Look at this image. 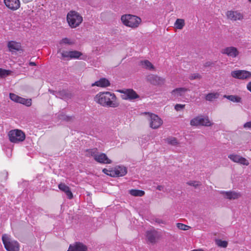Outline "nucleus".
Instances as JSON below:
<instances>
[{"label":"nucleus","mask_w":251,"mask_h":251,"mask_svg":"<svg viewBox=\"0 0 251 251\" xmlns=\"http://www.w3.org/2000/svg\"><path fill=\"white\" fill-rule=\"evenodd\" d=\"M94 99L97 102L103 106L116 108L119 105L115 95L109 92H100Z\"/></svg>","instance_id":"obj_1"},{"label":"nucleus","mask_w":251,"mask_h":251,"mask_svg":"<svg viewBox=\"0 0 251 251\" xmlns=\"http://www.w3.org/2000/svg\"><path fill=\"white\" fill-rule=\"evenodd\" d=\"M67 21L69 26L74 28L78 27L81 24L83 18L78 12L71 11L67 14Z\"/></svg>","instance_id":"obj_2"},{"label":"nucleus","mask_w":251,"mask_h":251,"mask_svg":"<svg viewBox=\"0 0 251 251\" xmlns=\"http://www.w3.org/2000/svg\"><path fill=\"white\" fill-rule=\"evenodd\" d=\"M121 19L125 25L131 28L137 27L141 22L139 17L130 14L124 15L122 16Z\"/></svg>","instance_id":"obj_3"},{"label":"nucleus","mask_w":251,"mask_h":251,"mask_svg":"<svg viewBox=\"0 0 251 251\" xmlns=\"http://www.w3.org/2000/svg\"><path fill=\"white\" fill-rule=\"evenodd\" d=\"M2 241L5 249L7 251H19V244L18 242L13 240L7 234H3Z\"/></svg>","instance_id":"obj_4"},{"label":"nucleus","mask_w":251,"mask_h":251,"mask_svg":"<svg viewBox=\"0 0 251 251\" xmlns=\"http://www.w3.org/2000/svg\"><path fill=\"white\" fill-rule=\"evenodd\" d=\"M8 136L11 142L19 143L25 140V134L22 130L19 129L12 130L9 132Z\"/></svg>","instance_id":"obj_5"},{"label":"nucleus","mask_w":251,"mask_h":251,"mask_svg":"<svg viewBox=\"0 0 251 251\" xmlns=\"http://www.w3.org/2000/svg\"><path fill=\"white\" fill-rule=\"evenodd\" d=\"M190 125L192 126H210L213 125L207 116L204 117L202 115L198 116L190 121Z\"/></svg>","instance_id":"obj_6"},{"label":"nucleus","mask_w":251,"mask_h":251,"mask_svg":"<svg viewBox=\"0 0 251 251\" xmlns=\"http://www.w3.org/2000/svg\"><path fill=\"white\" fill-rule=\"evenodd\" d=\"M231 76L239 79H247L251 77V72L246 70H235L231 72Z\"/></svg>","instance_id":"obj_7"},{"label":"nucleus","mask_w":251,"mask_h":251,"mask_svg":"<svg viewBox=\"0 0 251 251\" xmlns=\"http://www.w3.org/2000/svg\"><path fill=\"white\" fill-rule=\"evenodd\" d=\"M127 169L124 166H117L110 172L109 176L112 177L123 176L127 174Z\"/></svg>","instance_id":"obj_8"},{"label":"nucleus","mask_w":251,"mask_h":251,"mask_svg":"<svg viewBox=\"0 0 251 251\" xmlns=\"http://www.w3.org/2000/svg\"><path fill=\"white\" fill-rule=\"evenodd\" d=\"M221 52L222 54L231 58L237 57L240 53L238 49L232 46L225 48L221 50Z\"/></svg>","instance_id":"obj_9"},{"label":"nucleus","mask_w":251,"mask_h":251,"mask_svg":"<svg viewBox=\"0 0 251 251\" xmlns=\"http://www.w3.org/2000/svg\"><path fill=\"white\" fill-rule=\"evenodd\" d=\"M120 92L123 94L122 97L124 100H131L139 98L138 95L132 89L122 90Z\"/></svg>","instance_id":"obj_10"},{"label":"nucleus","mask_w":251,"mask_h":251,"mask_svg":"<svg viewBox=\"0 0 251 251\" xmlns=\"http://www.w3.org/2000/svg\"><path fill=\"white\" fill-rule=\"evenodd\" d=\"M150 127L153 129L158 128L162 124V120L155 114H150Z\"/></svg>","instance_id":"obj_11"},{"label":"nucleus","mask_w":251,"mask_h":251,"mask_svg":"<svg viewBox=\"0 0 251 251\" xmlns=\"http://www.w3.org/2000/svg\"><path fill=\"white\" fill-rule=\"evenodd\" d=\"M228 157L233 162L239 163L241 165L248 166L250 164L249 161L245 158L236 154H231Z\"/></svg>","instance_id":"obj_12"},{"label":"nucleus","mask_w":251,"mask_h":251,"mask_svg":"<svg viewBox=\"0 0 251 251\" xmlns=\"http://www.w3.org/2000/svg\"><path fill=\"white\" fill-rule=\"evenodd\" d=\"M228 19L232 21L241 20L243 19V15L238 11H228L226 14Z\"/></svg>","instance_id":"obj_13"},{"label":"nucleus","mask_w":251,"mask_h":251,"mask_svg":"<svg viewBox=\"0 0 251 251\" xmlns=\"http://www.w3.org/2000/svg\"><path fill=\"white\" fill-rule=\"evenodd\" d=\"M5 5L11 10L15 11L20 7V0H4Z\"/></svg>","instance_id":"obj_14"},{"label":"nucleus","mask_w":251,"mask_h":251,"mask_svg":"<svg viewBox=\"0 0 251 251\" xmlns=\"http://www.w3.org/2000/svg\"><path fill=\"white\" fill-rule=\"evenodd\" d=\"M146 79L151 84L155 85H160L164 83V79L162 78L152 74L147 76Z\"/></svg>","instance_id":"obj_15"},{"label":"nucleus","mask_w":251,"mask_h":251,"mask_svg":"<svg viewBox=\"0 0 251 251\" xmlns=\"http://www.w3.org/2000/svg\"><path fill=\"white\" fill-rule=\"evenodd\" d=\"M87 247L83 244L76 242L74 245H70L68 251H87Z\"/></svg>","instance_id":"obj_16"},{"label":"nucleus","mask_w":251,"mask_h":251,"mask_svg":"<svg viewBox=\"0 0 251 251\" xmlns=\"http://www.w3.org/2000/svg\"><path fill=\"white\" fill-rule=\"evenodd\" d=\"M95 160L97 162L101 164H111L112 163V161L103 153H100V154L98 153Z\"/></svg>","instance_id":"obj_17"},{"label":"nucleus","mask_w":251,"mask_h":251,"mask_svg":"<svg viewBox=\"0 0 251 251\" xmlns=\"http://www.w3.org/2000/svg\"><path fill=\"white\" fill-rule=\"evenodd\" d=\"M58 188L64 192L67 195V198L71 200L73 198V195L70 188L65 183H61L58 185Z\"/></svg>","instance_id":"obj_18"},{"label":"nucleus","mask_w":251,"mask_h":251,"mask_svg":"<svg viewBox=\"0 0 251 251\" xmlns=\"http://www.w3.org/2000/svg\"><path fill=\"white\" fill-rule=\"evenodd\" d=\"M189 90L188 89L184 87H180L175 89L171 92L172 95L176 98L179 96H182L185 92Z\"/></svg>","instance_id":"obj_19"},{"label":"nucleus","mask_w":251,"mask_h":251,"mask_svg":"<svg viewBox=\"0 0 251 251\" xmlns=\"http://www.w3.org/2000/svg\"><path fill=\"white\" fill-rule=\"evenodd\" d=\"M7 47L10 51H19L21 49V44L13 41L8 42Z\"/></svg>","instance_id":"obj_20"},{"label":"nucleus","mask_w":251,"mask_h":251,"mask_svg":"<svg viewBox=\"0 0 251 251\" xmlns=\"http://www.w3.org/2000/svg\"><path fill=\"white\" fill-rule=\"evenodd\" d=\"M110 85L109 81L105 78H101L92 84V86H97L100 87H106Z\"/></svg>","instance_id":"obj_21"},{"label":"nucleus","mask_w":251,"mask_h":251,"mask_svg":"<svg viewBox=\"0 0 251 251\" xmlns=\"http://www.w3.org/2000/svg\"><path fill=\"white\" fill-rule=\"evenodd\" d=\"M49 92L50 93H52L53 95H55L56 97L60 98V99H65L66 98L68 97V93L65 90H62L60 91H55L53 90H49Z\"/></svg>","instance_id":"obj_22"},{"label":"nucleus","mask_w":251,"mask_h":251,"mask_svg":"<svg viewBox=\"0 0 251 251\" xmlns=\"http://www.w3.org/2000/svg\"><path fill=\"white\" fill-rule=\"evenodd\" d=\"M146 236L149 242L151 243H155L157 237V232L155 231H148Z\"/></svg>","instance_id":"obj_23"},{"label":"nucleus","mask_w":251,"mask_h":251,"mask_svg":"<svg viewBox=\"0 0 251 251\" xmlns=\"http://www.w3.org/2000/svg\"><path fill=\"white\" fill-rule=\"evenodd\" d=\"M222 193L225 195V196L226 199L229 200L236 199L240 197V193L233 191L223 192Z\"/></svg>","instance_id":"obj_24"},{"label":"nucleus","mask_w":251,"mask_h":251,"mask_svg":"<svg viewBox=\"0 0 251 251\" xmlns=\"http://www.w3.org/2000/svg\"><path fill=\"white\" fill-rule=\"evenodd\" d=\"M98 153V151L97 148L88 149L85 151V156L87 157H93L95 159Z\"/></svg>","instance_id":"obj_25"},{"label":"nucleus","mask_w":251,"mask_h":251,"mask_svg":"<svg viewBox=\"0 0 251 251\" xmlns=\"http://www.w3.org/2000/svg\"><path fill=\"white\" fill-rule=\"evenodd\" d=\"M17 102L23 104L26 106H30L32 103L31 99H25L19 96L18 98Z\"/></svg>","instance_id":"obj_26"},{"label":"nucleus","mask_w":251,"mask_h":251,"mask_svg":"<svg viewBox=\"0 0 251 251\" xmlns=\"http://www.w3.org/2000/svg\"><path fill=\"white\" fill-rule=\"evenodd\" d=\"M129 194L135 197H142L145 195V192L140 190L131 189L129 191Z\"/></svg>","instance_id":"obj_27"},{"label":"nucleus","mask_w":251,"mask_h":251,"mask_svg":"<svg viewBox=\"0 0 251 251\" xmlns=\"http://www.w3.org/2000/svg\"><path fill=\"white\" fill-rule=\"evenodd\" d=\"M166 142L172 146H177L179 144V142L176 137H169L166 139Z\"/></svg>","instance_id":"obj_28"},{"label":"nucleus","mask_w":251,"mask_h":251,"mask_svg":"<svg viewBox=\"0 0 251 251\" xmlns=\"http://www.w3.org/2000/svg\"><path fill=\"white\" fill-rule=\"evenodd\" d=\"M224 97L226 98L228 100L234 102H241V98L235 95H225Z\"/></svg>","instance_id":"obj_29"},{"label":"nucleus","mask_w":251,"mask_h":251,"mask_svg":"<svg viewBox=\"0 0 251 251\" xmlns=\"http://www.w3.org/2000/svg\"><path fill=\"white\" fill-rule=\"evenodd\" d=\"M184 25V20L181 19H177L175 23V26L178 29H182Z\"/></svg>","instance_id":"obj_30"},{"label":"nucleus","mask_w":251,"mask_h":251,"mask_svg":"<svg viewBox=\"0 0 251 251\" xmlns=\"http://www.w3.org/2000/svg\"><path fill=\"white\" fill-rule=\"evenodd\" d=\"M219 94L216 93H209L205 96V99L208 101H212L214 99L218 98Z\"/></svg>","instance_id":"obj_31"},{"label":"nucleus","mask_w":251,"mask_h":251,"mask_svg":"<svg viewBox=\"0 0 251 251\" xmlns=\"http://www.w3.org/2000/svg\"><path fill=\"white\" fill-rule=\"evenodd\" d=\"M70 58L77 59L82 55V53L77 50L70 51Z\"/></svg>","instance_id":"obj_32"},{"label":"nucleus","mask_w":251,"mask_h":251,"mask_svg":"<svg viewBox=\"0 0 251 251\" xmlns=\"http://www.w3.org/2000/svg\"><path fill=\"white\" fill-rule=\"evenodd\" d=\"M142 65L148 69H151L153 68V65L148 60H144L141 62Z\"/></svg>","instance_id":"obj_33"},{"label":"nucleus","mask_w":251,"mask_h":251,"mask_svg":"<svg viewBox=\"0 0 251 251\" xmlns=\"http://www.w3.org/2000/svg\"><path fill=\"white\" fill-rule=\"evenodd\" d=\"M59 117L60 119L66 122H72L75 119L74 116H69L65 115H60Z\"/></svg>","instance_id":"obj_34"},{"label":"nucleus","mask_w":251,"mask_h":251,"mask_svg":"<svg viewBox=\"0 0 251 251\" xmlns=\"http://www.w3.org/2000/svg\"><path fill=\"white\" fill-rule=\"evenodd\" d=\"M11 71L0 68V77H4L11 74Z\"/></svg>","instance_id":"obj_35"},{"label":"nucleus","mask_w":251,"mask_h":251,"mask_svg":"<svg viewBox=\"0 0 251 251\" xmlns=\"http://www.w3.org/2000/svg\"><path fill=\"white\" fill-rule=\"evenodd\" d=\"M217 245L220 247L226 248L227 246V242L226 241H223L221 240H216Z\"/></svg>","instance_id":"obj_36"},{"label":"nucleus","mask_w":251,"mask_h":251,"mask_svg":"<svg viewBox=\"0 0 251 251\" xmlns=\"http://www.w3.org/2000/svg\"><path fill=\"white\" fill-rule=\"evenodd\" d=\"M189 79L190 80H194V79H201V76L198 73L196 74H193L190 75L189 77Z\"/></svg>","instance_id":"obj_37"},{"label":"nucleus","mask_w":251,"mask_h":251,"mask_svg":"<svg viewBox=\"0 0 251 251\" xmlns=\"http://www.w3.org/2000/svg\"><path fill=\"white\" fill-rule=\"evenodd\" d=\"M177 227L178 228L181 230H186L188 229L189 226H186L183 224L182 223H177Z\"/></svg>","instance_id":"obj_38"},{"label":"nucleus","mask_w":251,"mask_h":251,"mask_svg":"<svg viewBox=\"0 0 251 251\" xmlns=\"http://www.w3.org/2000/svg\"><path fill=\"white\" fill-rule=\"evenodd\" d=\"M60 44H68V45H71L73 44V43L70 41V40L67 38H63L60 41Z\"/></svg>","instance_id":"obj_39"},{"label":"nucleus","mask_w":251,"mask_h":251,"mask_svg":"<svg viewBox=\"0 0 251 251\" xmlns=\"http://www.w3.org/2000/svg\"><path fill=\"white\" fill-rule=\"evenodd\" d=\"M187 184L189 185L194 186L195 188H197L200 185V182L196 181H190L188 182Z\"/></svg>","instance_id":"obj_40"},{"label":"nucleus","mask_w":251,"mask_h":251,"mask_svg":"<svg viewBox=\"0 0 251 251\" xmlns=\"http://www.w3.org/2000/svg\"><path fill=\"white\" fill-rule=\"evenodd\" d=\"M9 97L12 100L17 102L19 96L14 93H10Z\"/></svg>","instance_id":"obj_41"},{"label":"nucleus","mask_w":251,"mask_h":251,"mask_svg":"<svg viewBox=\"0 0 251 251\" xmlns=\"http://www.w3.org/2000/svg\"><path fill=\"white\" fill-rule=\"evenodd\" d=\"M185 105L181 104H176L175 106L176 111H178L184 108Z\"/></svg>","instance_id":"obj_42"},{"label":"nucleus","mask_w":251,"mask_h":251,"mask_svg":"<svg viewBox=\"0 0 251 251\" xmlns=\"http://www.w3.org/2000/svg\"><path fill=\"white\" fill-rule=\"evenodd\" d=\"M61 55L63 58H67L70 57V53L69 51H63L61 52Z\"/></svg>","instance_id":"obj_43"},{"label":"nucleus","mask_w":251,"mask_h":251,"mask_svg":"<svg viewBox=\"0 0 251 251\" xmlns=\"http://www.w3.org/2000/svg\"><path fill=\"white\" fill-rule=\"evenodd\" d=\"M243 126L245 128L251 129V121L245 123Z\"/></svg>","instance_id":"obj_44"},{"label":"nucleus","mask_w":251,"mask_h":251,"mask_svg":"<svg viewBox=\"0 0 251 251\" xmlns=\"http://www.w3.org/2000/svg\"><path fill=\"white\" fill-rule=\"evenodd\" d=\"M111 170H107V169H103V170H102V172H103L104 174H106V175H108V176H109V174L110 173V172H111Z\"/></svg>","instance_id":"obj_45"},{"label":"nucleus","mask_w":251,"mask_h":251,"mask_svg":"<svg viewBox=\"0 0 251 251\" xmlns=\"http://www.w3.org/2000/svg\"><path fill=\"white\" fill-rule=\"evenodd\" d=\"M163 188H164V186L162 185H158L156 187V189L159 191H163Z\"/></svg>","instance_id":"obj_46"},{"label":"nucleus","mask_w":251,"mask_h":251,"mask_svg":"<svg viewBox=\"0 0 251 251\" xmlns=\"http://www.w3.org/2000/svg\"><path fill=\"white\" fill-rule=\"evenodd\" d=\"M247 87L248 90L251 92V82L248 83Z\"/></svg>","instance_id":"obj_47"},{"label":"nucleus","mask_w":251,"mask_h":251,"mask_svg":"<svg viewBox=\"0 0 251 251\" xmlns=\"http://www.w3.org/2000/svg\"><path fill=\"white\" fill-rule=\"evenodd\" d=\"M211 65H212V63H211V62H206L204 64V66L205 67H209V66H210Z\"/></svg>","instance_id":"obj_48"},{"label":"nucleus","mask_w":251,"mask_h":251,"mask_svg":"<svg viewBox=\"0 0 251 251\" xmlns=\"http://www.w3.org/2000/svg\"><path fill=\"white\" fill-rule=\"evenodd\" d=\"M22 0L25 3H28L29 2H31V1H32V0Z\"/></svg>","instance_id":"obj_49"},{"label":"nucleus","mask_w":251,"mask_h":251,"mask_svg":"<svg viewBox=\"0 0 251 251\" xmlns=\"http://www.w3.org/2000/svg\"><path fill=\"white\" fill-rule=\"evenodd\" d=\"M29 65L30 66H35L36 65V63L35 62H30L29 63Z\"/></svg>","instance_id":"obj_50"},{"label":"nucleus","mask_w":251,"mask_h":251,"mask_svg":"<svg viewBox=\"0 0 251 251\" xmlns=\"http://www.w3.org/2000/svg\"><path fill=\"white\" fill-rule=\"evenodd\" d=\"M249 0V1H250V2H251V0Z\"/></svg>","instance_id":"obj_51"}]
</instances>
